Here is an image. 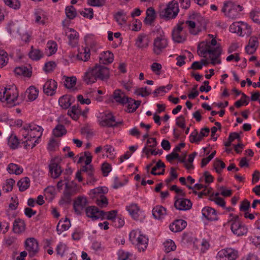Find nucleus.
Listing matches in <instances>:
<instances>
[{
    "label": "nucleus",
    "instance_id": "nucleus-1",
    "mask_svg": "<svg viewBox=\"0 0 260 260\" xmlns=\"http://www.w3.org/2000/svg\"><path fill=\"white\" fill-rule=\"evenodd\" d=\"M109 77V69L96 63L94 67L89 68L85 73L83 80L86 84H91L95 83L98 79L104 80H107Z\"/></svg>",
    "mask_w": 260,
    "mask_h": 260
},
{
    "label": "nucleus",
    "instance_id": "nucleus-2",
    "mask_svg": "<svg viewBox=\"0 0 260 260\" xmlns=\"http://www.w3.org/2000/svg\"><path fill=\"white\" fill-rule=\"evenodd\" d=\"M243 10V7L240 5H237L234 2L228 1L223 3L221 12L225 16L231 19H235L239 16L240 12Z\"/></svg>",
    "mask_w": 260,
    "mask_h": 260
},
{
    "label": "nucleus",
    "instance_id": "nucleus-3",
    "mask_svg": "<svg viewBox=\"0 0 260 260\" xmlns=\"http://www.w3.org/2000/svg\"><path fill=\"white\" fill-rule=\"evenodd\" d=\"M129 240L133 244H135L139 251H144L147 247L148 239L141 234V232L132 231L129 233Z\"/></svg>",
    "mask_w": 260,
    "mask_h": 260
},
{
    "label": "nucleus",
    "instance_id": "nucleus-4",
    "mask_svg": "<svg viewBox=\"0 0 260 260\" xmlns=\"http://www.w3.org/2000/svg\"><path fill=\"white\" fill-rule=\"evenodd\" d=\"M179 11L178 3L175 1H172L169 3L166 8L160 12L159 16L161 18L168 20L175 18Z\"/></svg>",
    "mask_w": 260,
    "mask_h": 260
},
{
    "label": "nucleus",
    "instance_id": "nucleus-5",
    "mask_svg": "<svg viewBox=\"0 0 260 260\" xmlns=\"http://www.w3.org/2000/svg\"><path fill=\"white\" fill-rule=\"evenodd\" d=\"M18 96V93L16 87H5L0 91V101L7 102L9 104H14Z\"/></svg>",
    "mask_w": 260,
    "mask_h": 260
},
{
    "label": "nucleus",
    "instance_id": "nucleus-6",
    "mask_svg": "<svg viewBox=\"0 0 260 260\" xmlns=\"http://www.w3.org/2000/svg\"><path fill=\"white\" fill-rule=\"evenodd\" d=\"M231 32L237 33L240 36H249L251 33V28L246 23L235 22L229 27Z\"/></svg>",
    "mask_w": 260,
    "mask_h": 260
},
{
    "label": "nucleus",
    "instance_id": "nucleus-7",
    "mask_svg": "<svg viewBox=\"0 0 260 260\" xmlns=\"http://www.w3.org/2000/svg\"><path fill=\"white\" fill-rule=\"evenodd\" d=\"M168 43L164 36L160 35L154 39L153 52L157 55H160L168 46Z\"/></svg>",
    "mask_w": 260,
    "mask_h": 260
},
{
    "label": "nucleus",
    "instance_id": "nucleus-8",
    "mask_svg": "<svg viewBox=\"0 0 260 260\" xmlns=\"http://www.w3.org/2000/svg\"><path fill=\"white\" fill-rule=\"evenodd\" d=\"M206 52L209 54V58L211 59V63L213 65L216 64H220L221 61L220 58L222 53V48L221 46H218L215 48H212L210 45H207V49Z\"/></svg>",
    "mask_w": 260,
    "mask_h": 260
},
{
    "label": "nucleus",
    "instance_id": "nucleus-9",
    "mask_svg": "<svg viewBox=\"0 0 260 260\" xmlns=\"http://www.w3.org/2000/svg\"><path fill=\"white\" fill-rule=\"evenodd\" d=\"M238 257V251L233 248H225L219 251L217 255L218 260H235Z\"/></svg>",
    "mask_w": 260,
    "mask_h": 260
},
{
    "label": "nucleus",
    "instance_id": "nucleus-10",
    "mask_svg": "<svg viewBox=\"0 0 260 260\" xmlns=\"http://www.w3.org/2000/svg\"><path fill=\"white\" fill-rule=\"evenodd\" d=\"M122 123V121L116 122L115 117L111 113L105 114L102 116L100 121L101 126L107 127H117L119 125H121Z\"/></svg>",
    "mask_w": 260,
    "mask_h": 260
},
{
    "label": "nucleus",
    "instance_id": "nucleus-11",
    "mask_svg": "<svg viewBox=\"0 0 260 260\" xmlns=\"http://www.w3.org/2000/svg\"><path fill=\"white\" fill-rule=\"evenodd\" d=\"M184 21L179 22L172 30V39L177 43H182L186 40L185 36L181 35V32L184 28Z\"/></svg>",
    "mask_w": 260,
    "mask_h": 260
},
{
    "label": "nucleus",
    "instance_id": "nucleus-12",
    "mask_svg": "<svg viewBox=\"0 0 260 260\" xmlns=\"http://www.w3.org/2000/svg\"><path fill=\"white\" fill-rule=\"evenodd\" d=\"M87 198L83 196H78L74 201L73 208L75 213L81 215L83 211L87 205Z\"/></svg>",
    "mask_w": 260,
    "mask_h": 260
},
{
    "label": "nucleus",
    "instance_id": "nucleus-13",
    "mask_svg": "<svg viewBox=\"0 0 260 260\" xmlns=\"http://www.w3.org/2000/svg\"><path fill=\"white\" fill-rule=\"evenodd\" d=\"M25 249L28 252L29 256H34L39 251L38 243L35 238H28L26 240Z\"/></svg>",
    "mask_w": 260,
    "mask_h": 260
},
{
    "label": "nucleus",
    "instance_id": "nucleus-14",
    "mask_svg": "<svg viewBox=\"0 0 260 260\" xmlns=\"http://www.w3.org/2000/svg\"><path fill=\"white\" fill-rule=\"evenodd\" d=\"M85 212L87 216L93 220L103 218L105 216V212L100 210L98 207L94 206L86 207Z\"/></svg>",
    "mask_w": 260,
    "mask_h": 260
},
{
    "label": "nucleus",
    "instance_id": "nucleus-15",
    "mask_svg": "<svg viewBox=\"0 0 260 260\" xmlns=\"http://www.w3.org/2000/svg\"><path fill=\"white\" fill-rule=\"evenodd\" d=\"M150 43L149 36L144 33L139 35L136 40L135 46L141 49L147 48Z\"/></svg>",
    "mask_w": 260,
    "mask_h": 260
},
{
    "label": "nucleus",
    "instance_id": "nucleus-16",
    "mask_svg": "<svg viewBox=\"0 0 260 260\" xmlns=\"http://www.w3.org/2000/svg\"><path fill=\"white\" fill-rule=\"evenodd\" d=\"M27 127L30 138L40 139L41 137L43 132V128L41 126L30 123L27 124Z\"/></svg>",
    "mask_w": 260,
    "mask_h": 260
},
{
    "label": "nucleus",
    "instance_id": "nucleus-17",
    "mask_svg": "<svg viewBox=\"0 0 260 260\" xmlns=\"http://www.w3.org/2000/svg\"><path fill=\"white\" fill-rule=\"evenodd\" d=\"M57 87V83L55 80H48L43 85V92L47 95L52 96L54 94Z\"/></svg>",
    "mask_w": 260,
    "mask_h": 260
},
{
    "label": "nucleus",
    "instance_id": "nucleus-18",
    "mask_svg": "<svg viewBox=\"0 0 260 260\" xmlns=\"http://www.w3.org/2000/svg\"><path fill=\"white\" fill-rule=\"evenodd\" d=\"M231 229L232 232L238 236L244 235L247 232V227L242 222H232Z\"/></svg>",
    "mask_w": 260,
    "mask_h": 260
},
{
    "label": "nucleus",
    "instance_id": "nucleus-19",
    "mask_svg": "<svg viewBox=\"0 0 260 260\" xmlns=\"http://www.w3.org/2000/svg\"><path fill=\"white\" fill-rule=\"evenodd\" d=\"M202 215L208 220L215 221L218 220V216L216 211L209 206L203 208L202 210Z\"/></svg>",
    "mask_w": 260,
    "mask_h": 260
},
{
    "label": "nucleus",
    "instance_id": "nucleus-20",
    "mask_svg": "<svg viewBox=\"0 0 260 260\" xmlns=\"http://www.w3.org/2000/svg\"><path fill=\"white\" fill-rule=\"evenodd\" d=\"M259 45L258 38L256 37H251L249 40L248 44L245 47V51L248 54H253Z\"/></svg>",
    "mask_w": 260,
    "mask_h": 260
},
{
    "label": "nucleus",
    "instance_id": "nucleus-21",
    "mask_svg": "<svg viewBox=\"0 0 260 260\" xmlns=\"http://www.w3.org/2000/svg\"><path fill=\"white\" fill-rule=\"evenodd\" d=\"M49 172L53 178H58L61 174L62 170L60 165L52 159L49 165Z\"/></svg>",
    "mask_w": 260,
    "mask_h": 260
},
{
    "label": "nucleus",
    "instance_id": "nucleus-22",
    "mask_svg": "<svg viewBox=\"0 0 260 260\" xmlns=\"http://www.w3.org/2000/svg\"><path fill=\"white\" fill-rule=\"evenodd\" d=\"M175 207L179 210H187L192 207V203L188 199H177L174 203Z\"/></svg>",
    "mask_w": 260,
    "mask_h": 260
},
{
    "label": "nucleus",
    "instance_id": "nucleus-23",
    "mask_svg": "<svg viewBox=\"0 0 260 260\" xmlns=\"http://www.w3.org/2000/svg\"><path fill=\"white\" fill-rule=\"evenodd\" d=\"M187 225L186 221L183 219H176L169 226L170 230L174 233L180 232L184 230Z\"/></svg>",
    "mask_w": 260,
    "mask_h": 260
},
{
    "label": "nucleus",
    "instance_id": "nucleus-24",
    "mask_svg": "<svg viewBox=\"0 0 260 260\" xmlns=\"http://www.w3.org/2000/svg\"><path fill=\"white\" fill-rule=\"evenodd\" d=\"M99 59L100 63L108 64L113 62L114 55L110 51H104L100 54Z\"/></svg>",
    "mask_w": 260,
    "mask_h": 260
},
{
    "label": "nucleus",
    "instance_id": "nucleus-25",
    "mask_svg": "<svg viewBox=\"0 0 260 260\" xmlns=\"http://www.w3.org/2000/svg\"><path fill=\"white\" fill-rule=\"evenodd\" d=\"M25 223L24 220L17 218L13 222V230L16 234H21L25 230Z\"/></svg>",
    "mask_w": 260,
    "mask_h": 260
},
{
    "label": "nucleus",
    "instance_id": "nucleus-26",
    "mask_svg": "<svg viewBox=\"0 0 260 260\" xmlns=\"http://www.w3.org/2000/svg\"><path fill=\"white\" fill-rule=\"evenodd\" d=\"M90 56V51L88 47H82L79 48V52L77 55V58L80 60L86 61Z\"/></svg>",
    "mask_w": 260,
    "mask_h": 260
},
{
    "label": "nucleus",
    "instance_id": "nucleus-27",
    "mask_svg": "<svg viewBox=\"0 0 260 260\" xmlns=\"http://www.w3.org/2000/svg\"><path fill=\"white\" fill-rule=\"evenodd\" d=\"M113 99L115 101L119 104L124 105L127 102L128 97L125 95L123 92H122L120 90H115L113 92Z\"/></svg>",
    "mask_w": 260,
    "mask_h": 260
},
{
    "label": "nucleus",
    "instance_id": "nucleus-28",
    "mask_svg": "<svg viewBox=\"0 0 260 260\" xmlns=\"http://www.w3.org/2000/svg\"><path fill=\"white\" fill-rule=\"evenodd\" d=\"M71 34L68 36L69 44L72 47H75L77 46L78 42L79 34L77 31L73 28H69Z\"/></svg>",
    "mask_w": 260,
    "mask_h": 260
},
{
    "label": "nucleus",
    "instance_id": "nucleus-29",
    "mask_svg": "<svg viewBox=\"0 0 260 260\" xmlns=\"http://www.w3.org/2000/svg\"><path fill=\"white\" fill-rule=\"evenodd\" d=\"M166 214V209L162 206H156L152 210V215L155 219H160L162 218Z\"/></svg>",
    "mask_w": 260,
    "mask_h": 260
},
{
    "label": "nucleus",
    "instance_id": "nucleus-30",
    "mask_svg": "<svg viewBox=\"0 0 260 260\" xmlns=\"http://www.w3.org/2000/svg\"><path fill=\"white\" fill-rule=\"evenodd\" d=\"M156 18L155 11L152 7H149L146 11V17L145 19V23L146 24L151 25Z\"/></svg>",
    "mask_w": 260,
    "mask_h": 260
},
{
    "label": "nucleus",
    "instance_id": "nucleus-31",
    "mask_svg": "<svg viewBox=\"0 0 260 260\" xmlns=\"http://www.w3.org/2000/svg\"><path fill=\"white\" fill-rule=\"evenodd\" d=\"M68 114L73 119L77 120L81 115V109L79 105L73 106L71 109L68 110Z\"/></svg>",
    "mask_w": 260,
    "mask_h": 260
},
{
    "label": "nucleus",
    "instance_id": "nucleus-32",
    "mask_svg": "<svg viewBox=\"0 0 260 260\" xmlns=\"http://www.w3.org/2000/svg\"><path fill=\"white\" fill-rule=\"evenodd\" d=\"M20 144V140L18 139L17 136L14 134L11 135L8 139V144L12 149H17Z\"/></svg>",
    "mask_w": 260,
    "mask_h": 260
},
{
    "label": "nucleus",
    "instance_id": "nucleus-33",
    "mask_svg": "<svg viewBox=\"0 0 260 260\" xmlns=\"http://www.w3.org/2000/svg\"><path fill=\"white\" fill-rule=\"evenodd\" d=\"M63 222L65 223H62V220H60L56 226V231L58 234H60L63 231H66L69 229L71 226V223L70 220L66 218L64 219Z\"/></svg>",
    "mask_w": 260,
    "mask_h": 260
},
{
    "label": "nucleus",
    "instance_id": "nucleus-34",
    "mask_svg": "<svg viewBox=\"0 0 260 260\" xmlns=\"http://www.w3.org/2000/svg\"><path fill=\"white\" fill-rule=\"evenodd\" d=\"M126 208L132 217L134 219H138L139 216V212L140 210L138 205L136 204H132L127 207Z\"/></svg>",
    "mask_w": 260,
    "mask_h": 260
},
{
    "label": "nucleus",
    "instance_id": "nucleus-35",
    "mask_svg": "<svg viewBox=\"0 0 260 260\" xmlns=\"http://www.w3.org/2000/svg\"><path fill=\"white\" fill-rule=\"evenodd\" d=\"M17 185L20 191L26 190L30 185V180L29 178L25 177L21 179L18 182Z\"/></svg>",
    "mask_w": 260,
    "mask_h": 260
},
{
    "label": "nucleus",
    "instance_id": "nucleus-36",
    "mask_svg": "<svg viewBox=\"0 0 260 260\" xmlns=\"http://www.w3.org/2000/svg\"><path fill=\"white\" fill-rule=\"evenodd\" d=\"M7 171L10 174L19 175L22 173L23 169L17 164L11 163L7 167Z\"/></svg>",
    "mask_w": 260,
    "mask_h": 260
},
{
    "label": "nucleus",
    "instance_id": "nucleus-37",
    "mask_svg": "<svg viewBox=\"0 0 260 260\" xmlns=\"http://www.w3.org/2000/svg\"><path fill=\"white\" fill-rule=\"evenodd\" d=\"M115 21L120 25H122L126 22V14L123 10L117 12L114 16Z\"/></svg>",
    "mask_w": 260,
    "mask_h": 260
},
{
    "label": "nucleus",
    "instance_id": "nucleus-38",
    "mask_svg": "<svg viewBox=\"0 0 260 260\" xmlns=\"http://www.w3.org/2000/svg\"><path fill=\"white\" fill-rule=\"evenodd\" d=\"M70 96L63 95L59 99L58 103L63 109H68L71 105Z\"/></svg>",
    "mask_w": 260,
    "mask_h": 260
},
{
    "label": "nucleus",
    "instance_id": "nucleus-39",
    "mask_svg": "<svg viewBox=\"0 0 260 260\" xmlns=\"http://www.w3.org/2000/svg\"><path fill=\"white\" fill-rule=\"evenodd\" d=\"M38 90L34 86H30L26 90L25 93L27 94V97L30 101H34L38 95Z\"/></svg>",
    "mask_w": 260,
    "mask_h": 260
},
{
    "label": "nucleus",
    "instance_id": "nucleus-40",
    "mask_svg": "<svg viewBox=\"0 0 260 260\" xmlns=\"http://www.w3.org/2000/svg\"><path fill=\"white\" fill-rule=\"evenodd\" d=\"M67 133V130L62 124H58L53 130V134L56 137H60Z\"/></svg>",
    "mask_w": 260,
    "mask_h": 260
},
{
    "label": "nucleus",
    "instance_id": "nucleus-41",
    "mask_svg": "<svg viewBox=\"0 0 260 260\" xmlns=\"http://www.w3.org/2000/svg\"><path fill=\"white\" fill-rule=\"evenodd\" d=\"M29 57L32 60H39L42 56L43 54L39 49H34L33 46H31V50L29 53Z\"/></svg>",
    "mask_w": 260,
    "mask_h": 260
},
{
    "label": "nucleus",
    "instance_id": "nucleus-42",
    "mask_svg": "<svg viewBox=\"0 0 260 260\" xmlns=\"http://www.w3.org/2000/svg\"><path fill=\"white\" fill-rule=\"evenodd\" d=\"M66 14L70 19H73L77 15L75 8L73 6H68L66 8Z\"/></svg>",
    "mask_w": 260,
    "mask_h": 260
},
{
    "label": "nucleus",
    "instance_id": "nucleus-43",
    "mask_svg": "<svg viewBox=\"0 0 260 260\" xmlns=\"http://www.w3.org/2000/svg\"><path fill=\"white\" fill-rule=\"evenodd\" d=\"M8 60V53L4 50H0V68L5 66Z\"/></svg>",
    "mask_w": 260,
    "mask_h": 260
},
{
    "label": "nucleus",
    "instance_id": "nucleus-44",
    "mask_svg": "<svg viewBox=\"0 0 260 260\" xmlns=\"http://www.w3.org/2000/svg\"><path fill=\"white\" fill-rule=\"evenodd\" d=\"M15 183V181L13 179L10 178L6 180V183L3 186V190L6 192L11 191Z\"/></svg>",
    "mask_w": 260,
    "mask_h": 260
},
{
    "label": "nucleus",
    "instance_id": "nucleus-45",
    "mask_svg": "<svg viewBox=\"0 0 260 260\" xmlns=\"http://www.w3.org/2000/svg\"><path fill=\"white\" fill-rule=\"evenodd\" d=\"M124 224V220L121 216H117L112 221V225L117 228L122 227Z\"/></svg>",
    "mask_w": 260,
    "mask_h": 260
},
{
    "label": "nucleus",
    "instance_id": "nucleus-46",
    "mask_svg": "<svg viewBox=\"0 0 260 260\" xmlns=\"http://www.w3.org/2000/svg\"><path fill=\"white\" fill-rule=\"evenodd\" d=\"M164 245L166 253H169L171 251H174L176 249V246L175 245V243L172 240L166 241L164 243Z\"/></svg>",
    "mask_w": 260,
    "mask_h": 260
},
{
    "label": "nucleus",
    "instance_id": "nucleus-47",
    "mask_svg": "<svg viewBox=\"0 0 260 260\" xmlns=\"http://www.w3.org/2000/svg\"><path fill=\"white\" fill-rule=\"evenodd\" d=\"M77 79L75 77H67L64 81V85L67 88H73L76 83Z\"/></svg>",
    "mask_w": 260,
    "mask_h": 260
},
{
    "label": "nucleus",
    "instance_id": "nucleus-48",
    "mask_svg": "<svg viewBox=\"0 0 260 260\" xmlns=\"http://www.w3.org/2000/svg\"><path fill=\"white\" fill-rule=\"evenodd\" d=\"M81 171L86 173L90 178H92L94 174V169L92 165L83 166L81 168Z\"/></svg>",
    "mask_w": 260,
    "mask_h": 260
},
{
    "label": "nucleus",
    "instance_id": "nucleus-49",
    "mask_svg": "<svg viewBox=\"0 0 260 260\" xmlns=\"http://www.w3.org/2000/svg\"><path fill=\"white\" fill-rule=\"evenodd\" d=\"M5 4L14 9H18L20 6V2L18 0H4Z\"/></svg>",
    "mask_w": 260,
    "mask_h": 260
},
{
    "label": "nucleus",
    "instance_id": "nucleus-50",
    "mask_svg": "<svg viewBox=\"0 0 260 260\" xmlns=\"http://www.w3.org/2000/svg\"><path fill=\"white\" fill-rule=\"evenodd\" d=\"M135 93L137 95H141L143 97H146L151 94V90L148 91L146 87L139 88L136 90Z\"/></svg>",
    "mask_w": 260,
    "mask_h": 260
},
{
    "label": "nucleus",
    "instance_id": "nucleus-51",
    "mask_svg": "<svg viewBox=\"0 0 260 260\" xmlns=\"http://www.w3.org/2000/svg\"><path fill=\"white\" fill-rule=\"evenodd\" d=\"M250 17L257 23H260V10H252L250 13Z\"/></svg>",
    "mask_w": 260,
    "mask_h": 260
},
{
    "label": "nucleus",
    "instance_id": "nucleus-52",
    "mask_svg": "<svg viewBox=\"0 0 260 260\" xmlns=\"http://www.w3.org/2000/svg\"><path fill=\"white\" fill-rule=\"evenodd\" d=\"M105 3L106 0H87V4L92 7H102Z\"/></svg>",
    "mask_w": 260,
    "mask_h": 260
},
{
    "label": "nucleus",
    "instance_id": "nucleus-53",
    "mask_svg": "<svg viewBox=\"0 0 260 260\" xmlns=\"http://www.w3.org/2000/svg\"><path fill=\"white\" fill-rule=\"evenodd\" d=\"M189 141L191 143L199 144L200 141H199L198 132L197 129L191 133L189 137Z\"/></svg>",
    "mask_w": 260,
    "mask_h": 260
},
{
    "label": "nucleus",
    "instance_id": "nucleus-54",
    "mask_svg": "<svg viewBox=\"0 0 260 260\" xmlns=\"http://www.w3.org/2000/svg\"><path fill=\"white\" fill-rule=\"evenodd\" d=\"M76 187L70 184L69 183H66V187L64 191L67 193H69L72 196L74 195L77 192Z\"/></svg>",
    "mask_w": 260,
    "mask_h": 260
},
{
    "label": "nucleus",
    "instance_id": "nucleus-55",
    "mask_svg": "<svg viewBox=\"0 0 260 260\" xmlns=\"http://www.w3.org/2000/svg\"><path fill=\"white\" fill-rule=\"evenodd\" d=\"M80 14L83 17L92 19L93 17V11L91 8L85 9V11H80Z\"/></svg>",
    "mask_w": 260,
    "mask_h": 260
},
{
    "label": "nucleus",
    "instance_id": "nucleus-56",
    "mask_svg": "<svg viewBox=\"0 0 260 260\" xmlns=\"http://www.w3.org/2000/svg\"><path fill=\"white\" fill-rule=\"evenodd\" d=\"M96 203L101 207L106 206L108 204V200L104 194H101L100 198L96 200Z\"/></svg>",
    "mask_w": 260,
    "mask_h": 260
},
{
    "label": "nucleus",
    "instance_id": "nucleus-57",
    "mask_svg": "<svg viewBox=\"0 0 260 260\" xmlns=\"http://www.w3.org/2000/svg\"><path fill=\"white\" fill-rule=\"evenodd\" d=\"M250 203L247 199H244L241 202L240 206V210L241 211H246L250 208Z\"/></svg>",
    "mask_w": 260,
    "mask_h": 260
},
{
    "label": "nucleus",
    "instance_id": "nucleus-58",
    "mask_svg": "<svg viewBox=\"0 0 260 260\" xmlns=\"http://www.w3.org/2000/svg\"><path fill=\"white\" fill-rule=\"evenodd\" d=\"M161 168H165V165L161 160H159L156 162L155 166L152 169L151 172V174L153 175H157V172H156V171Z\"/></svg>",
    "mask_w": 260,
    "mask_h": 260
},
{
    "label": "nucleus",
    "instance_id": "nucleus-59",
    "mask_svg": "<svg viewBox=\"0 0 260 260\" xmlns=\"http://www.w3.org/2000/svg\"><path fill=\"white\" fill-rule=\"evenodd\" d=\"M56 63L54 61H49L45 64L44 70L45 72H50L55 68Z\"/></svg>",
    "mask_w": 260,
    "mask_h": 260
},
{
    "label": "nucleus",
    "instance_id": "nucleus-60",
    "mask_svg": "<svg viewBox=\"0 0 260 260\" xmlns=\"http://www.w3.org/2000/svg\"><path fill=\"white\" fill-rule=\"evenodd\" d=\"M210 129L208 127H204L201 129L199 135V141L200 142L203 139L204 137H207L209 135Z\"/></svg>",
    "mask_w": 260,
    "mask_h": 260
},
{
    "label": "nucleus",
    "instance_id": "nucleus-61",
    "mask_svg": "<svg viewBox=\"0 0 260 260\" xmlns=\"http://www.w3.org/2000/svg\"><path fill=\"white\" fill-rule=\"evenodd\" d=\"M71 197L72 196L70 195L69 193H67L66 191H64L63 195L60 201V203L62 204L70 203L71 201Z\"/></svg>",
    "mask_w": 260,
    "mask_h": 260
},
{
    "label": "nucleus",
    "instance_id": "nucleus-62",
    "mask_svg": "<svg viewBox=\"0 0 260 260\" xmlns=\"http://www.w3.org/2000/svg\"><path fill=\"white\" fill-rule=\"evenodd\" d=\"M11 202L9 205V207L12 210H16L18 206V199L17 197H12L11 199Z\"/></svg>",
    "mask_w": 260,
    "mask_h": 260
},
{
    "label": "nucleus",
    "instance_id": "nucleus-63",
    "mask_svg": "<svg viewBox=\"0 0 260 260\" xmlns=\"http://www.w3.org/2000/svg\"><path fill=\"white\" fill-rule=\"evenodd\" d=\"M102 170L104 176H107L108 173L111 171V165L107 162H104L102 166Z\"/></svg>",
    "mask_w": 260,
    "mask_h": 260
},
{
    "label": "nucleus",
    "instance_id": "nucleus-64",
    "mask_svg": "<svg viewBox=\"0 0 260 260\" xmlns=\"http://www.w3.org/2000/svg\"><path fill=\"white\" fill-rule=\"evenodd\" d=\"M130 254L123 250H119L118 252V260H127Z\"/></svg>",
    "mask_w": 260,
    "mask_h": 260
}]
</instances>
